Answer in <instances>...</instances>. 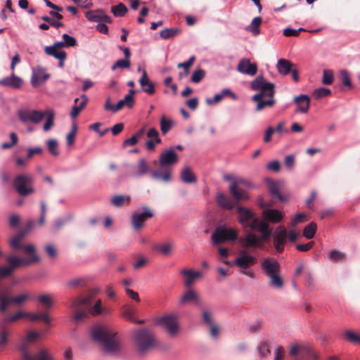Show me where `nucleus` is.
I'll use <instances>...</instances> for the list:
<instances>
[{
    "mask_svg": "<svg viewBox=\"0 0 360 360\" xmlns=\"http://www.w3.org/2000/svg\"><path fill=\"white\" fill-rule=\"evenodd\" d=\"M92 339L101 344L105 352L117 354L122 349V343L117 333L107 326L96 325L90 329Z\"/></svg>",
    "mask_w": 360,
    "mask_h": 360,
    "instance_id": "f257e3e1",
    "label": "nucleus"
},
{
    "mask_svg": "<svg viewBox=\"0 0 360 360\" xmlns=\"http://www.w3.org/2000/svg\"><path fill=\"white\" fill-rule=\"evenodd\" d=\"M178 161V155L173 149H170L160 155L159 165L162 169L160 171H153L152 176L154 179L168 182L171 179L172 169L169 166L175 164Z\"/></svg>",
    "mask_w": 360,
    "mask_h": 360,
    "instance_id": "f03ea898",
    "label": "nucleus"
},
{
    "mask_svg": "<svg viewBox=\"0 0 360 360\" xmlns=\"http://www.w3.org/2000/svg\"><path fill=\"white\" fill-rule=\"evenodd\" d=\"M133 340L138 353L141 355L146 354L155 345V337L148 328H141L133 333Z\"/></svg>",
    "mask_w": 360,
    "mask_h": 360,
    "instance_id": "7ed1b4c3",
    "label": "nucleus"
},
{
    "mask_svg": "<svg viewBox=\"0 0 360 360\" xmlns=\"http://www.w3.org/2000/svg\"><path fill=\"white\" fill-rule=\"evenodd\" d=\"M27 254L30 255V256L25 258L8 257L7 261L9 263V266H0V276L5 277L10 276L15 269L21 266L31 265L40 262L41 258L37 252H33V253Z\"/></svg>",
    "mask_w": 360,
    "mask_h": 360,
    "instance_id": "20e7f679",
    "label": "nucleus"
},
{
    "mask_svg": "<svg viewBox=\"0 0 360 360\" xmlns=\"http://www.w3.org/2000/svg\"><path fill=\"white\" fill-rule=\"evenodd\" d=\"M96 295L95 292H91L89 295L84 297H81L73 300L71 307L74 311L72 319L79 323L84 319L88 317V311L85 307H89L92 300Z\"/></svg>",
    "mask_w": 360,
    "mask_h": 360,
    "instance_id": "39448f33",
    "label": "nucleus"
},
{
    "mask_svg": "<svg viewBox=\"0 0 360 360\" xmlns=\"http://www.w3.org/2000/svg\"><path fill=\"white\" fill-rule=\"evenodd\" d=\"M257 263V258L248 253L246 250H242L238 257L234 261V264L240 269V273L251 278L255 276L252 266Z\"/></svg>",
    "mask_w": 360,
    "mask_h": 360,
    "instance_id": "423d86ee",
    "label": "nucleus"
},
{
    "mask_svg": "<svg viewBox=\"0 0 360 360\" xmlns=\"http://www.w3.org/2000/svg\"><path fill=\"white\" fill-rule=\"evenodd\" d=\"M33 177L30 175L21 174L17 175L13 182L16 192L21 196H27L34 192Z\"/></svg>",
    "mask_w": 360,
    "mask_h": 360,
    "instance_id": "0eeeda50",
    "label": "nucleus"
},
{
    "mask_svg": "<svg viewBox=\"0 0 360 360\" xmlns=\"http://www.w3.org/2000/svg\"><path fill=\"white\" fill-rule=\"evenodd\" d=\"M250 87L254 91H259V92L257 94H261V96L274 97V84L266 82L263 76L259 75L253 79L250 84Z\"/></svg>",
    "mask_w": 360,
    "mask_h": 360,
    "instance_id": "6e6552de",
    "label": "nucleus"
},
{
    "mask_svg": "<svg viewBox=\"0 0 360 360\" xmlns=\"http://www.w3.org/2000/svg\"><path fill=\"white\" fill-rule=\"evenodd\" d=\"M155 322L158 325L162 326L170 337L177 335L179 330V325L176 314H167L158 317Z\"/></svg>",
    "mask_w": 360,
    "mask_h": 360,
    "instance_id": "1a4fd4ad",
    "label": "nucleus"
},
{
    "mask_svg": "<svg viewBox=\"0 0 360 360\" xmlns=\"http://www.w3.org/2000/svg\"><path fill=\"white\" fill-rule=\"evenodd\" d=\"M238 237V233L235 229L219 227L212 235V240L214 245H218L226 241H234Z\"/></svg>",
    "mask_w": 360,
    "mask_h": 360,
    "instance_id": "9d476101",
    "label": "nucleus"
},
{
    "mask_svg": "<svg viewBox=\"0 0 360 360\" xmlns=\"http://www.w3.org/2000/svg\"><path fill=\"white\" fill-rule=\"evenodd\" d=\"M143 212H134L131 217V226L135 231H139L145 226V222L152 218L153 212L148 207H143Z\"/></svg>",
    "mask_w": 360,
    "mask_h": 360,
    "instance_id": "9b49d317",
    "label": "nucleus"
},
{
    "mask_svg": "<svg viewBox=\"0 0 360 360\" xmlns=\"http://www.w3.org/2000/svg\"><path fill=\"white\" fill-rule=\"evenodd\" d=\"M29 298L30 295L27 292L15 297H10L1 294L0 295V311L6 313L9 305L12 304L20 305Z\"/></svg>",
    "mask_w": 360,
    "mask_h": 360,
    "instance_id": "f8f14e48",
    "label": "nucleus"
},
{
    "mask_svg": "<svg viewBox=\"0 0 360 360\" xmlns=\"http://www.w3.org/2000/svg\"><path fill=\"white\" fill-rule=\"evenodd\" d=\"M27 231L23 230L19 233L13 236L10 240L11 247L15 250H22L25 253H33L36 252L35 246L33 244H22L21 240L27 234Z\"/></svg>",
    "mask_w": 360,
    "mask_h": 360,
    "instance_id": "ddd939ff",
    "label": "nucleus"
},
{
    "mask_svg": "<svg viewBox=\"0 0 360 360\" xmlns=\"http://www.w3.org/2000/svg\"><path fill=\"white\" fill-rule=\"evenodd\" d=\"M288 232L283 226L276 228L273 234V243L274 248L278 253H281L284 250V247L287 242Z\"/></svg>",
    "mask_w": 360,
    "mask_h": 360,
    "instance_id": "4468645a",
    "label": "nucleus"
},
{
    "mask_svg": "<svg viewBox=\"0 0 360 360\" xmlns=\"http://www.w3.org/2000/svg\"><path fill=\"white\" fill-rule=\"evenodd\" d=\"M237 214L238 222L244 229H250L251 222L254 221L255 219H259L255 217V214L251 210L241 205L237 207Z\"/></svg>",
    "mask_w": 360,
    "mask_h": 360,
    "instance_id": "2eb2a0df",
    "label": "nucleus"
},
{
    "mask_svg": "<svg viewBox=\"0 0 360 360\" xmlns=\"http://www.w3.org/2000/svg\"><path fill=\"white\" fill-rule=\"evenodd\" d=\"M261 269L266 277L281 272L279 262L273 257L264 258L261 262Z\"/></svg>",
    "mask_w": 360,
    "mask_h": 360,
    "instance_id": "dca6fc26",
    "label": "nucleus"
},
{
    "mask_svg": "<svg viewBox=\"0 0 360 360\" xmlns=\"http://www.w3.org/2000/svg\"><path fill=\"white\" fill-rule=\"evenodd\" d=\"M250 229L251 230H257L262 233V236L259 237L262 238V243L267 240L271 235V229L269 228V224L265 221L255 219L250 224Z\"/></svg>",
    "mask_w": 360,
    "mask_h": 360,
    "instance_id": "f3484780",
    "label": "nucleus"
},
{
    "mask_svg": "<svg viewBox=\"0 0 360 360\" xmlns=\"http://www.w3.org/2000/svg\"><path fill=\"white\" fill-rule=\"evenodd\" d=\"M240 243L246 249H257L262 247V238L251 232L248 233L243 238H240Z\"/></svg>",
    "mask_w": 360,
    "mask_h": 360,
    "instance_id": "a211bd4d",
    "label": "nucleus"
},
{
    "mask_svg": "<svg viewBox=\"0 0 360 360\" xmlns=\"http://www.w3.org/2000/svg\"><path fill=\"white\" fill-rule=\"evenodd\" d=\"M236 69L240 73L253 76L257 74V65L252 63L250 59L244 58L239 61Z\"/></svg>",
    "mask_w": 360,
    "mask_h": 360,
    "instance_id": "6ab92c4d",
    "label": "nucleus"
},
{
    "mask_svg": "<svg viewBox=\"0 0 360 360\" xmlns=\"http://www.w3.org/2000/svg\"><path fill=\"white\" fill-rule=\"evenodd\" d=\"M86 18L92 22L105 23H111L112 20L110 16L105 14L103 10L89 11L86 13Z\"/></svg>",
    "mask_w": 360,
    "mask_h": 360,
    "instance_id": "aec40b11",
    "label": "nucleus"
},
{
    "mask_svg": "<svg viewBox=\"0 0 360 360\" xmlns=\"http://www.w3.org/2000/svg\"><path fill=\"white\" fill-rule=\"evenodd\" d=\"M229 189L234 199L233 202H235V205L241 201L248 200L249 199V195L247 192L244 189L238 187L236 183L233 182L230 185Z\"/></svg>",
    "mask_w": 360,
    "mask_h": 360,
    "instance_id": "412c9836",
    "label": "nucleus"
},
{
    "mask_svg": "<svg viewBox=\"0 0 360 360\" xmlns=\"http://www.w3.org/2000/svg\"><path fill=\"white\" fill-rule=\"evenodd\" d=\"M50 77L49 74L45 72V70L37 67L33 70L31 77V84L33 87H37L40 83L46 82Z\"/></svg>",
    "mask_w": 360,
    "mask_h": 360,
    "instance_id": "4be33fe9",
    "label": "nucleus"
},
{
    "mask_svg": "<svg viewBox=\"0 0 360 360\" xmlns=\"http://www.w3.org/2000/svg\"><path fill=\"white\" fill-rule=\"evenodd\" d=\"M264 221H268L271 223H278L283 218V214L281 211L276 209H264L262 212Z\"/></svg>",
    "mask_w": 360,
    "mask_h": 360,
    "instance_id": "5701e85b",
    "label": "nucleus"
},
{
    "mask_svg": "<svg viewBox=\"0 0 360 360\" xmlns=\"http://www.w3.org/2000/svg\"><path fill=\"white\" fill-rule=\"evenodd\" d=\"M44 52L46 55L53 56L58 59L59 60L58 66L60 68H63L64 66V61L67 58V53L65 51L53 48L51 46H47L44 48Z\"/></svg>",
    "mask_w": 360,
    "mask_h": 360,
    "instance_id": "b1692460",
    "label": "nucleus"
},
{
    "mask_svg": "<svg viewBox=\"0 0 360 360\" xmlns=\"http://www.w3.org/2000/svg\"><path fill=\"white\" fill-rule=\"evenodd\" d=\"M264 96H261V94H255L252 96V101L257 103L255 108L256 111H261L266 107L271 108L275 104L276 101L274 97H268L269 98L267 100H264Z\"/></svg>",
    "mask_w": 360,
    "mask_h": 360,
    "instance_id": "393cba45",
    "label": "nucleus"
},
{
    "mask_svg": "<svg viewBox=\"0 0 360 360\" xmlns=\"http://www.w3.org/2000/svg\"><path fill=\"white\" fill-rule=\"evenodd\" d=\"M293 101L297 105L298 111L302 113H307L309 111L310 98L308 96L301 94L298 96L294 97Z\"/></svg>",
    "mask_w": 360,
    "mask_h": 360,
    "instance_id": "a878e982",
    "label": "nucleus"
},
{
    "mask_svg": "<svg viewBox=\"0 0 360 360\" xmlns=\"http://www.w3.org/2000/svg\"><path fill=\"white\" fill-rule=\"evenodd\" d=\"M0 84L13 89H20L22 84V80L20 77L16 76L15 72H11L10 77H5L0 80Z\"/></svg>",
    "mask_w": 360,
    "mask_h": 360,
    "instance_id": "bb28decb",
    "label": "nucleus"
},
{
    "mask_svg": "<svg viewBox=\"0 0 360 360\" xmlns=\"http://www.w3.org/2000/svg\"><path fill=\"white\" fill-rule=\"evenodd\" d=\"M181 274L185 276L184 285L187 288H190L193 283L195 279L202 276V271H193L191 269H182Z\"/></svg>",
    "mask_w": 360,
    "mask_h": 360,
    "instance_id": "cd10ccee",
    "label": "nucleus"
},
{
    "mask_svg": "<svg viewBox=\"0 0 360 360\" xmlns=\"http://www.w3.org/2000/svg\"><path fill=\"white\" fill-rule=\"evenodd\" d=\"M135 90L130 89L129 91L128 94H127L123 99L119 101L115 105V110H117V111H119L124 106H127L128 108H133L135 103V100L134 98V95L135 94Z\"/></svg>",
    "mask_w": 360,
    "mask_h": 360,
    "instance_id": "c85d7f7f",
    "label": "nucleus"
},
{
    "mask_svg": "<svg viewBox=\"0 0 360 360\" xmlns=\"http://www.w3.org/2000/svg\"><path fill=\"white\" fill-rule=\"evenodd\" d=\"M139 82L144 92L149 95L155 93V85L150 81L147 72L145 70L143 71L142 77L139 79Z\"/></svg>",
    "mask_w": 360,
    "mask_h": 360,
    "instance_id": "c756f323",
    "label": "nucleus"
},
{
    "mask_svg": "<svg viewBox=\"0 0 360 360\" xmlns=\"http://www.w3.org/2000/svg\"><path fill=\"white\" fill-rule=\"evenodd\" d=\"M269 285L274 289L281 290L284 287V280L281 272L267 276Z\"/></svg>",
    "mask_w": 360,
    "mask_h": 360,
    "instance_id": "7c9ffc66",
    "label": "nucleus"
},
{
    "mask_svg": "<svg viewBox=\"0 0 360 360\" xmlns=\"http://www.w3.org/2000/svg\"><path fill=\"white\" fill-rule=\"evenodd\" d=\"M216 201L220 207L229 210H233L235 207L233 200L229 199L222 193H219L217 195Z\"/></svg>",
    "mask_w": 360,
    "mask_h": 360,
    "instance_id": "2f4dec72",
    "label": "nucleus"
},
{
    "mask_svg": "<svg viewBox=\"0 0 360 360\" xmlns=\"http://www.w3.org/2000/svg\"><path fill=\"white\" fill-rule=\"evenodd\" d=\"M294 65L286 59H279L277 63L278 72L282 75H287L290 72Z\"/></svg>",
    "mask_w": 360,
    "mask_h": 360,
    "instance_id": "473e14b6",
    "label": "nucleus"
},
{
    "mask_svg": "<svg viewBox=\"0 0 360 360\" xmlns=\"http://www.w3.org/2000/svg\"><path fill=\"white\" fill-rule=\"evenodd\" d=\"M180 178L186 184H195L197 181L196 176L188 167H186L181 170Z\"/></svg>",
    "mask_w": 360,
    "mask_h": 360,
    "instance_id": "72a5a7b5",
    "label": "nucleus"
},
{
    "mask_svg": "<svg viewBox=\"0 0 360 360\" xmlns=\"http://www.w3.org/2000/svg\"><path fill=\"white\" fill-rule=\"evenodd\" d=\"M180 302L181 304L190 302L198 303L200 302V299L195 291L188 290L182 295Z\"/></svg>",
    "mask_w": 360,
    "mask_h": 360,
    "instance_id": "f704fd0d",
    "label": "nucleus"
},
{
    "mask_svg": "<svg viewBox=\"0 0 360 360\" xmlns=\"http://www.w3.org/2000/svg\"><path fill=\"white\" fill-rule=\"evenodd\" d=\"M150 171V167L145 159H141L136 166V171L134 173L135 176H141L146 174Z\"/></svg>",
    "mask_w": 360,
    "mask_h": 360,
    "instance_id": "c9c22d12",
    "label": "nucleus"
},
{
    "mask_svg": "<svg viewBox=\"0 0 360 360\" xmlns=\"http://www.w3.org/2000/svg\"><path fill=\"white\" fill-rule=\"evenodd\" d=\"M262 19L261 17H255L252 19L250 25H249L245 30L256 36L260 33L259 27L262 24Z\"/></svg>",
    "mask_w": 360,
    "mask_h": 360,
    "instance_id": "e433bc0d",
    "label": "nucleus"
},
{
    "mask_svg": "<svg viewBox=\"0 0 360 360\" xmlns=\"http://www.w3.org/2000/svg\"><path fill=\"white\" fill-rule=\"evenodd\" d=\"M153 248L155 250L160 252L162 255L167 256L173 250V244L172 243L156 244L154 245Z\"/></svg>",
    "mask_w": 360,
    "mask_h": 360,
    "instance_id": "4c0bfd02",
    "label": "nucleus"
},
{
    "mask_svg": "<svg viewBox=\"0 0 360 360\" xmlns=\"http://www.w3.org/2000/svg\"><path fill=\"white\" fill-rule=\"evenodd\" d=\"M180 33V30L176 27L165 28L160 31V36L163 39H169L174 37Z\"/></svg>",
    "mask_w": 360,
    "mask_h": 360,
    "instance_id": "58836bf2",
    "label": "nucleus"
},
{
    "mask_svg": "<svg viewBox=\"0 0 360 360\" xmlns=\"http://www.w3.org/2000/svg\"><path fill=\"white\" fill-rule=\"evenodd\" d=\"M328 259L333 262H338L346 260L347 256L343 252L333 250L328 253Z\"/></svg>",
    "mask_w": 360,
    "mask_h": 360,
    "instance_id": "ea45409f",
    "label": "nucleus"
},
{
    "mask_svg": "<svg viewBox=\"0 0 360 360\" xmlns=\"http://www.w3.org/2000/svg\"><path fill=\"white\" fill-rule=\"evenodd\" d=\"M131 201L130 196L115 195L111 199L112 204L117 207H122L125 203L129 204Z\"/></svg>",
    "mask_w": 360,
    "mask_h": 360,
    "instance_id": "a19ab883",
    "label": "nucleus"
},
{
    "mask_svg": "<svg viewBox=\"0 0 360 360\" xmlns=\"http://www.w3.org/2000/svg\"><path fill=\"white\" fill-rule=\"evenodd\" d=\"M47 116L46 120L43 126V129L45 131H49L54 124L55 113L52 110H46V115Z\"/></svg>",
    "mask_w": 360,
    "mask_h": 360,
    "instance_id": "79ce46f5",
    "label": "nucleus"
},
{
    "mask_svg": "<svg viewBox=\"0 0 360 360\" xmlns=\"http://www.w3.org/2000/svg\"><path fill=\"white\" fill-rule=\"evenodd\" d=\"M88 312L93 316H97L102 313H106L107 310L105 307H102L101 300L99 299L96 300L93 307L89 309Z\"/></svg>",
    "mask_w": 360,
    "mask_h": 360,
    "instance_id": "37998d69",
    "label": "nucleus"
},
{
    "mask_svg": "<svg viewBox=\"0 0 360 360\" xmlns=\"http://www.w3.org/2000/svg\"><path fill=\"white\" fill-rule=\"evenodd\" d=\"M316 224L311 222L309 225L305 226L303 230V236L307 239H311L314 237L316 231Z\"/></svg>",
    "mask_w": 360,
    "mask_h": 360,
    "instance_id": "c03bdc74",
    "label": "nucleus"
},
{
    "mask_svg": "<svg viewBox=\"0 0 360 360\" xmlns=\"http://www.w3.org/2000/svg\"><path fill=\"white\" fill-rule=\"evenodd\" d=\"M47 143V148L49 152L55 157H58L60 154L59 150H58V141L57 140L52 139H49L46 141Z\"/></svg>",
    "mask_w": 360,
    "mask_h": 360,
    "instance_id": "a18cd8bd",
    "label": "nucleus"
},
{
    "mask_svg": "<svg viewBox=\"0 0 360 360\" xmlns=\"http://www.w3.org/2000/svg\"><path fill=\"white\" fill-rule=\"evenodd\" d=\"M127 8L122 3H120L118 5L111 7V12L116 17L124 16L127 13Z\"/></svg>",
    "mask_w": 360,
    "mask_h": 360,
    "instance_id": "49530a36",
    "label": "nucleus"
},
{
    "mask_svg": "<svg viewBox=\"0 0 360 360\" xmlns=\"http://www.w3.org/2000/svg\"><path fill=\"white\" fill-rule=\"evenodd\" d=\"M29 342L24 340L20 346V350L22 353V358L25 360H32L34 359L33 355L30 354L28 352Z\"/></svg>",
    "mask_w": 360,
    "mask_h": 360,
    "instance_id": "de8ad7c7",
    "label": "nucleus"
},
{
    "mask_svg": "<svg viewBox=\"0 0 360 360\" xmlns=\"http://www.w3.org/2000/svg\"><path fill=\"white\" fill-rule=\"evenodd\" d=\"M331 94V91L329 89L320 87L316 89L312 94L313 97L316 99H321Z\"/></svg>",
    "mask_w": 360,
    "mask_h": 360,
    "instance_id": "09e8293b",
    "label": "nucleus"
},
{
    "mask_svg": "<svg viewBox=\"0 0 360 360\" xmlns=\"http://www.w3.org/2000/svg\"><path fill=\"white\" fill-rule=\"evenodd\" d=\"M29 316V313H25L22 311H18L15 313V314L11 315V316H6L4 318L3 322L4 323H8V322H15L22 318H26Z\"/></svg>",
    "mask_w": 360,
    "mask_h": 360,
    "instance_id": "8fccbe9b",
    "label": "nucleus"
},
{
    "mask_svg": "<svg viewBox=\"0 0 360 360\" xmlns=\"http://www.w3.org/2000/svg\"><path fill=\"white\" fill-rule=\"evenodd\" d=\"M26 318H29L32 321L41 320L44 321L46 324H49L51 322V319L46 314H29V316H27Z\"/></svg>",
    "mask_w": 360,
    "mask_h": 360,
    "instance_id": "3c124183",
    "label": "nucleus"
},
{
    "mask_svg": "<svg viewBox=\"0 0 360 360\" xmlns=\"http://www.w3.org/2000/svg\"><path fill=\"white\" fill-rule=\"evenodd\" d=\"M345 339L352 343H360V336L356 334L354 332L350 330H347L345 332Z\"/></svg>",
    "mask_w": 360,
    "mask_h": 360,
    "instance_id": "603ef678",
    "label": "nucleus"
},
{
    "mask_svg": "<svg viewBox=\"0 0 360 360\" xmlns=\"http://www.w3.org/2000/svg\"><path fill=\"white\" fill-rule=\"evenodd\" d=\"M32 110H20L18 112L19 120L22 122H31Z\"/></svg>",
    "mask_w": 360,
    "mask_h": 360,
    "instance_id": "864d4df0",
    "label": "nucleus"
},
{
    "mask_svg": "<svg viewBox=\"0 0 360 360\" xmlns=\"http://www.w3.org/2000/svg\"><path fill=\"white\" fill-rule=\"evenodd\" d=\"M130 60L126 59L117 60L111 67L112 70H115L117 68L127 69L130 67Z\"/></svg>",
    "mask_w": 360,
    "mask_h": 360,
    "instance_id": "5fc2aeb1",
    "label": "nucleus"
},
{
    "mask_svg": "<svg viewBox=\"0 0 360 360\" xmlns=\"http://www.w3.org/2000/svg\"><path fill=\"white\" fill-rule=\"evenodd\" d=\"M173 122L172 120H167L162 117L160 120V129L162 134H166L172 128Z\"/></svg>",
    "mask_w": 360,
    "mask_h": 360,
    "instance_id": "6e6d98bb",
    "label": "nucleus"
},
{
    "mask_svg": "<svg viewBox=\"0 0 360 360\" xmlns=\"http://www.w3.org/2000/svg\"><path fill=\"white\" fill-rule=\"evenodd\" d=\"M205 76V72L202 69H198L193 73L191 80L193 83L200 82Z\"/></svg>",
    "mask_w": 360,
    "mask_h": 360,
    "instance_id": "4d7b16f0",
    "label": "nucleus"
},
{
    "mask_svg": "<svg viewBox=\"0 0 360 360\" xmlns=\"http://www.w3.org/2000/svg\"><path fill=\"white\" fill-rule=\"evenodd\" d=\"M44 250L51 259H53L57 257L58 251L53 245L50 243L46 244L44 246Z\"/></svg>",
    "mask_w": 360,
    "mask_h": 360,
    "instance_id": "13d9d810",
    "label": "nucleus"
},
{
    "mask_svg": "<svg viewBox=\"0 0 360 360\" xmlns=\"http://www.w3.org/2000/svg\"><path fill=\"white\" fill-rule=\"evenodd\" d=\"M45 115H46V111L41 112V111L34 110H32L31 122L34 123V124L39 123L43 120Z\"/></svg>",
    "mask_w": 360,
    "mask_h": 360,
    "instance_id": "bf43d9fd",
    "label": "nucleus"
},
{
    "mask_svg": "<svg viewBox=\"0 0 360 360\" xmlns=\"http://www.w3.org/2000/svg\"><path fill=\"white\" fill-rule=\"evenodd\" d=\"M269 191L272 196L276 197L281 201L283 200V198L279 192L278 186L276 183L272 182L269 186Z\"/></svg>",
    "mask_w": 360,
    "mask_h": 360,
    "instance_id": "052dcab7",
    "label": "nucleus"
},
{
    "mask_svg": "<svg viewBox=\"0 0 360 360\" xmlns=\"http://www.w3.org/2000/svg\"><path fill=\"white\" fill-rule=\"evenodd\" d=\"M10 138H11V143H6V142L3 143L1 144L2 149H4V150L8 149L17 144V143L18 141V138L15 133H14V132L11 133Z\"/></svg>",
    "mask_w": 360,
    "mask_h": 360,
    "instance_id": "680f3d73",
    "label": "nucleus"
},
{
    "mask_svg": "<svg viewBox=\"0 0 360 360\" xmlns=\"http://www.w3.org/2000/svg\"><path fill=\"white\" fill-rule=\"evenodd\" d=\"M62 37L65 44V47H74L77 45V40L75 37L70 36L68 34H63Z\"/></svg>",
    "mask_w": 360,
    "mask_h": 360,
    "instance_id": "e2e57ef3",
    "label": "nucleus"
},
{
    "mask_svg": "<svg viewBox=\"0 0 360 360\" xmlns=\"http://www.w3.org/2000/svg\"><path fill=\"white\" fill-rule=\"evenodd\" d=\"M86 280L84 278H76L69 281L67 283L68 286L70 288H78L84 285Z\"/></svg>",
    "mask_w": 360,
    "mask_h": 360,
    "instance_id": "0e129e2a",
    "label": "nucleus"
},
{
    "mask_svg": "<svg viewBox=\"0 0 360 360\" xmlns=\"http://www.w3.org/2000/svg\"><path fill=\"white\" fill-rule=\"evenodd\" d=\"M334 79L333 72L330 70H325L322 78V83L325 85H330L333 83Z\"/></svg>",
    "mask_w": 360,
    "mask_h": 360,
    "instance_id": "69168bd1",
    "label": "nucleus"
},
{
    "mask_svg": "<svg viewBox=\"0 0 360 360\" xmlns=\"http://www.w3.org/2000/svg\"><path fill=\"white\" fill-rule=\"evenodd\" d=\"M258 350H259V355L262 357H267L271 354V352H270L269 348V345L265 342H262L259 345Z\"/></svg>",
    "mask_w": 360,
    "mask_h": 360,
    "instance_id": "338daca9",
    "label": "nucleus"
},
{
    "mask_svg": "<svg viewBox=\"0 0 360 360\" xmlns=\"http://www.w3.org/2000/svg\"><path fill=\"white\" fill-rule=\"evenodd\" d=\"M202 320L207 326L214 323L212 319V313L207 309H202Z\"/></svg>",
    "mask_w": 360,
    "mask_h": 360,
    "instance_id": "774afa93",
    "label": "nucleus"
}]
</instances>
